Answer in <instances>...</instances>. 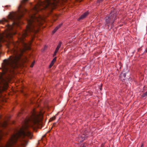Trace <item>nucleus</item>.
<instances>
[{"mask_svg":"<svg viewBox=\"0 0 147 147\" xmlns=\"http://www.w3.org/2000/svg\"><path fill=\"white\" fill-rule=\"evenodd\" d=\"M102 147H103V146H102Z\"/></svg>","mask_w":147,"mask_h":147,"instance_id":"nucleus-18","label":"nucleus"},{"mask_svg":"<svg viewBox=\"0 0 147 147\" xmlns=\"http://www.w3.org/2000/svg\"><path fill=\"white\" fill-rule=\"evenodd\" d=\"M58 50H59L56 49V50L55 52V53H57L58 52Z\"/></svg>","mask_w":147,"mask_h":147,"instance_id":"nucleus-10","label":"nucleus"},{"mask_svg":"<svg viewBox=\"0 0 147 147\" xmlns=\"http://www.w3.org/2000/svg\"><path fill=\"white\" fill-rule=\"evenodd\" d=\"M53 65V64L51 63L49 66V68H50Z\"/></svg>","mask_w":147,"mask_h":147,"instance_id":"nucleus-11","label":"nucleus"},{"mask_svg":"<svg viewBox=\"0 0 147 147\" xmlns=\"http://www.w3.org/2000/svg\"><path fill=\"white\" fill-rule=\"evenodd\" d=\"M55 118H56L55 116H54V117H53L51 118V121H53V120H55Z\"/></svg>","mask_w":147,"mask_h":147,"instance_id":"nucleus-9","label":"nucleus"},{"mask_svg":"<svg viewBox=\"0 0 147 147\" xmlns=\"http://www.w3.org/2000/svg\"><path fill=\"white\" fill-rule=\"evenodd\" d=\"M81 147H86V146L85 145V144L83 145Z\"/></svg>","mask_w":147,"mask_h":147,"instance_id":"nucleus-13","label":"nucleus"},{"mask_svg":"<svg viewBox=\"0 0 147 147\" xmlns=\"http://www.w3.org/2000/svg\"><path fill=\"white\" fill-rule=\"evenodd\" d=\"M102 0H98L99 1V2L101 1H102Z\"/></svg>","mask_w":147,"mask_h":147,"instance_id":"nucleus-16","label":"nucleus"},{"mask_svg":"<svg viewBox=\"0 0 147 147\" xmlns=\"http://www.w3.org/2000/svg\"><path fill=\"white\" fill-rule=\"evenodd\" d=\"M146 96H147V91L142 95L143 97H145Z\"/></svg>","mask_w":147,"mask_h":147,"instance_id":"nucleus-7","label":"nucleus"},{"mask_svg":"<svg viewBox=\"0 0 147 147\" xmlns=\"http://www.w3.org/2000/svg\"><path fill=\"white\" fill-rule=\"evenodd\" d=\"M42 118V115L41 113H38L34 110H33L31 115L25 120L24 128L26 129V131L21 129L17 133L14 135L10 139L9 141L7 142L5 146L0 145V147H12L14 144H16L19 138L23 139L24 142L21 143L22 146H24L27 143V141L24 138L28 137L30 138L32 137L31 133L27 128L28 127H33L34 125H37L39 124ZM7 123L6 121L0 122V140L2 139V137L6 133L3 131L2 128H6L7 126Z\"/></svg>","mask_w":147,"mask_h":147,"instance_id":"nucleus-1","label":"nucleus"},{"mask_svg":"<svg viewBox=\"0 0 147 147\" xmlns=\"http://www.w3.org/2000/svg\"><path fill=\"white\" fill-rule=\"evenodd\" d=\"M61 42H59L58 45L57 46L56 49L59 50V48L61 46Z\"/></svg>","mask_w":147,"mask_h":147,"instance_id":"nucleus-5","label":"nucleus"},{"mask_svg":"<svg viewBox=\"0 0 147 147\" xmlns=\"http://www.w3.org/2000/svg\"><path fill=\"white\" fill-rule=\"evenodd\" d=\"M88 14V13L87 12H85L82 14L79 18L78 20H80L83 19L85 18Z\"/></svg>","mask_w":147,"mask_h":147,"instance_id":"nucleus-3","label":"nucleus"},{"mask_svg":"<svg viewBox=\"0 0 147 147\" xmlns=\"http://www.w3.org/2000/svg\"><path fill=\"white\" fill-rule=\"evenodd\" d=\"M56 53L54 52V53L53 54V56H56Z\"/></svg>","mask_w":147,"mask_h":147,"instance_id":"nucleus-12","label":"nucleus"},{"mask_svg":"<svg viewBox=\"0 0 147 147\" xmlns=\"http://www.w3.org/2000/svg\"><path fill=\"white\" fill-rule=\"evenodd\" d=\"M125 75H126V74H123V75H124V76L125 77Z\"/></svg>","mask_w":147,"mask_h":147,"instance_id":"nucleus-14","label":"nucleus"},{"mask_svg":"<svg viewBox=\"0 0 147 147\" xmlns=\"http://www.w3.org/2000/svg\"><path fill=\"white\" fill-rule=\"evenodd\" d=\"M34 63H35V62L34 61V62H32V64L31 65H30V67H32L34 65Z\"/></svg>","mask_w":147,"mask_h":147,"instance_id":"nucleus-8","label":"nucleus"},{"mask_svg":"<svg viewBox=\"0 0 147 147\" xmlns=\"http://www.w3.org/2000/svg\"><path fill=\"white\" fill-rule=\"evenodd\" d=\"M143 144H142V146H141V147H143Z\"/></svg>","mask_w":147,"mask_h":147,"instance_id":"nucleus-17","label":"nucleus"},{"mask_svg":"<svg viewBox=\"0 0 147 147\" xmlns=\"http://www.w3.org/2000/svg\"><path fill=\"white\" fill-rule=\"evenodd\" d=\"M57 58V57H55L52 60L51 63L53 65L55 62L56 61Z\"/></svg>","mask_w":147,"mask_h":147,"instance_id":"nucleus-6","label":"nucleus"},{"mask_svg":"<svg viewBox=\"0 0 147 147\" xmlns=\"http://www.w3.org/2000/svg\"><path fill=\"white\" fill-rule=\"evenodd\" d=\"M145 51L147 52V48H146V49L145 50Z\"/></svg>","mask_w":147,"mask_h":147,"instance_id":"nucleus-15","label":"nucleus"},{"mask_svg":"<svg viewBox=\"0 0 147 147\" xmlns=\"http://www.w3.org/2000/svg\"><path fill=\"white\" fill-rule=\"evenodd\" d=\"M62 24H59L58 26H57L55 29L53 31L52 33L53 34H54L58 30L59 28L62 25Z\"/></svg>","mask_w":147,"mask_h":147,"instance_id":"nucleus-4","label":"nucleus"},{"mask_svg":"<svg viewBox=\"0 0 147 147\" xmlns=\"http://www.w3.org/2000/svg\"><path fill=\"white\" fill-rule=\"evenodd\" d=\"M116 15V14L114 11L111 12L109 17L105 18L106 23L107 24H111L112 26L114 21L117 19Z\"/></svg>","mask_w":147,"mask_h":147,"instance_id":"nucleus-2","label":"nucleus"}]
</instances>
